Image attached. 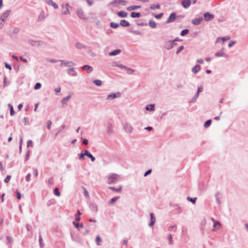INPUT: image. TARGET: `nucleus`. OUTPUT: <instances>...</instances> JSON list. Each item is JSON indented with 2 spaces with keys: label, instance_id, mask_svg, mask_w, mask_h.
Here are the masks:
<instances>
[{
  "label": "nucleus",
  "instance_id": "f257e3e1",
  "mask_svg": "<svg viewBox=\"0 0 248 248\" xmlns=\"http://www.w3.org/2000/svg\"><path fill=\"white\" fill-rule=\"evenodd\" d=\"M10 13L11 11L10 10H7L1 15L0 18V29L3 26L4 23L10 15Z\"/></svg>",
  "mask_w": 248,
  "mask_h": 248
},
{
  "label": "nucleus",
  "instance_id": "f03ea898",
  "mask_svg": "<svg viewBox=\"0 0 248 248\" xmlns=\"http://www.w3.org/2000/svg\"><path fill=\"white\" fill-rule=\"evenodd\" d=\"M123 129L126 133L131 134L133 131V128L129 123L125 122L123 125Z\"/></svg>",
  "mask_w": 248,
  "mask_h": 248
},
{
  "label": "nucleus",
  "instance_id": "7ed1b4c3",
  "mask_svg": "<svg viewBox=\"0 0 248 248\" xmlns=\"http://www.w3.org/2000/svg\"><path fill=\"white\" fill-rule=\"evenodd\" d=\"M84 156H87V157L91 158V161L92 162L95 160V157H93L88 151L87 150H83L79 156L80 159H83Z\"/></svg>",
  "mask_w": 248,
  "mask_h": 248
},
{
  "label": "nucleus",
  "instance_id": "20e7f679",
  "mask_svg": "<svg viewBox=\"0 0 248 248\" xmlns=\"http://www.w3.org/2000/svg\"><path fill=\"white\" fill-rule=\"evenodd\" d=\"M127 3V1L124 0H113L111 4H113L114 6H118L120 5H126Z\"/></svg>",
  "mask_w": 248,
  "mask_h": 248
},
{
  "label": "nucleus",
  "instance_id": "39448f33",
  "mask_svg": "<svg viewBox=\"0 0 248 248\" xmlns=\"http://www.w3.org/2000/svg\"><path fill=\"white\" fill-rule=\"evenodd\" d=\"M175 45V43L174 42V41L170 40L166 42L164 47L165 48L169 50L173 47Z\"/></svg>",
  "mask_w": 248,
  "mask_h": 248
},
{
  "label": "nucleus",
  "instance_id": "423d86ee",
  "mask_svg": "<svg viewBox=\"0 0 248 248\" xmlns=\"http://www.w3.org/2000/svg\"><path fill=\"white\" fill-rule=\"evenodd\" d=\"M204 17L205 20L208 21L213 19L214 18V15L209 12H206L204 14Z\"/></svg>",
  "mask_w": 248,
  "mask_h": 248
},
{
  "label": "nucleus",
  "instance_id": "0eeeda50",
  "mask_svg": "<svg viewBox=\"0 0 248 248\" xmlns=\"http://www.w3.org/2000/svg\"><path fill=\"white\" fill-rule=\"evenodd\" d=\"M191 3V0H184L181 2L182 6L185 9L188 8L190 6Z\"/></svg>",
  "mask_w": 248,
  "mask_h": 248
},
{
  "label": "nucleus",
  "instance_id": "6e6552de",
  "mask_svg": "<svg viewBox=\"0 0 248 248\" xmlns=\"http://www.w3.org/2000/svg\"><path fill=\"white\" fill-rule=\"evenodd\" d=\"M176 13L174 12L172 13L170 15L168 18L167 19L166 22L168 23H170V22H173L174 21L175 19L176 18Z\"/></svg>",
  "mask_w": 248,
  "mask_h": 248
},
{
  "label": "nucleus",
  "instance_id": "1a4fd4ad",
  "mask_svg": "<svg viewBox=\"0 0 248 248\" xmlns=\"http://www.w3.org/2000/svg\"><path fill=\"white\" fill-rule=\"evenodd\" d=\"M119 177L116 174H112L111 176H109V183H115L119 179Z\"/></svg>",
  "mask_w": 248,
  "mask_h": 248
},
{
  "label": "nucleus",
  "instance_id": "9d476101",
  "mask_svg": "<svg viewBox=\"0 0 248 248\" xmlns=\"http://www.w3.org/2000/svg\"><path fill=\"white\" fill-rule=\"evenodd\" d=\"M62 13L64 15H67L69 14V10L68 9L69 5L68 4H66L65 5H62Z\"/></svg>",
  "mask_w": 248,
  "mask_h": 248
},
{
  "label": "nucleus",
  "instance_id": "9b49d317",
  "mask_svg": "<svg viewBox=\"0 0 248 248\" xmlns=\"http://www.w3.org/2000/svg\"><path fill=\"white\" fill-rule=\"evenodd\" d=\"M150 222L149 224V226L150 227H152L155 224V217L154 216V214L153 213H150Z\"/></svg>",
  "mask_w": 248,
  "mask_h": 248
},
{
  "label": "nucleus",
  "instance_id": "f8f14e48",
  "mask_svg": "<svg viewBox=\"0 0 248 248\" xmlns=\"http://www.w3.org/2000/svg\"><path fill=\"white\" fill-rule=\"evenodd\" d=\"M202 20L203 18L202 17H200L197 18L192 19V23L195 25H198L201 23Z\"/></svg>",
  "mask_w": 248,
  "mask_h": 248
},
{
  "label": "nucleus",
  "instance_id": "ddd939ff",
  "mask_svg": "<svg viewBox=\"0 0 248 248\" xmlns=\"http://www.w3.org/2000/svg\"><path fill=\"white\" fill-rule=\"evenodd\" d=\"M121 96V93L120 92H117L115 93H111L109 94V98L114 99L119 98Z\"/></svg>",
  "mask_w": 248,
  "mask_h": 248
},
{
  "label": "nucleus",
  "instance_id": "4468645a",
  "mask_svg": "<svg viewBox=\"0 0 248 248\" xmlns=\"http://www.w3.org/2000/svg\"><path fill=\"white\" fill-rule=\"evenodd\" d=\"M155 104H149L147 105L146 107V110L149 111H154L155 110Z\"/></svg>",
  "mask_w": 248,
  "mask_h": 248
},
{
  "label": "nucleus",
  "instance_id": "2eb2a0df",
  "mask_svg": "<svg viewBox=\"0 0 248 248\" xmlns=\"http://www.w3.org/2000/svg\"><path fill=\"white\" fill-rule=\"evenodd\" d=\"M77 14L78 16L80 18L85 19V16H84V12L82 10L78 9L77 12Z\"/></svg>",
  "mask_w": 248,
  "mask_h": 248
},
{
  "label": "nucleus",
  "instance_id": "dca6fc26",
  "mask_svg": "<svg viewBox=\"0 0 248 248\" xmlns=\"http://www.w3.org/2000/svg\"><path fill=\"white\" fill-rule=\"evenodd\" d=\"M46 3L49 5L52 6L55 9L58 8V5L54 2L52 0H46Z\"/></svg>",
  "mask_w": 248,
  "mask_h": 248
},
{
  "label": "nucleus",
  "instance_id": "f3484780",
  "mask_svg": "<svg viewBox=\"0 0 248 248\" xmlns=\"http://www.w3.org/2000/svg\"><path fill=\"white\" fill-rule=\"evenodd\" d=\"M201 66L200 65L197 64L192 68V71L193 73L196 74L201 70Z\"/></svg>",
  "mask_w": 248,
  "mask_h": 248
},
{
  "label": "nucleus",
  "instance_id": "a211bd4d",
  "mask_svg": "<svg viewBox=\"0 0 248 248\" xmlns=\"http://www.w3.org/2000/svg\"><path fill=\"white\" fill-rule=\"evenodd\" d=\"M122 50L120 49H117L112 52H109V56H116L119 54Z\"/></svg>",
  "mask_w": 248,
  "mask_h": 248
},
{
  "label": "nucleus",
  "instance_id": "6ab92c4d",
  "mask_svg": "<svg viewBox=\"0 0 248 248\" xmlns=\"http://www.w3.org/2000/svg\"><path fill=\"white\" fill-rule=\"evenodd\" d=\"M216 57H228V55L222 51L217 52L215 54Z\"/></svg>",
  "mask_w": 248,
  "mask_h": 248
},
{
  "label": "nucleus",
  "instance_id": "aec40b11",
  "mask_svg": "<svg viewBox=\"0 0 248 248\" xmlns=\"http://www.w3.org/2000/svg\"><path fill=\"white\" fill-rule=\"evenodd\" d=\"M120 25L123 27H128L130 25V24L128 21L124 19L121 20Z\"/></svg>",
  "mask_w": 248,
  "mask_h": 248
},
{
  "label": "nucleus",
  "instance_id": "412c9836",
  "mask_svg": "<svg viewBox=\"0 0 248 248\" xmlns=\"http://www.w3.org/2000/svg\"><path fill=\"white\" fill-rule=\"evenodd\" d=\"M127 13L124 11H120L117 13V15L121 17H126L127 16Z\"/></svg>",
  "mask_w": 248,
  "mask_h": 248
},
{
  "label": "nucleus",
  "instance_id": "4be33fe9",
  "mask_svg": "<svg viewBox=\"0 0 248 248\" xmlns=\"http://www.w3.org/2000/svg\"><path fill=\"white\" fill-rule=\"evenodd\" d=\"M109 189L113 191L121 193L122 191V186H120L118 188H115L114 187L109 186Z\"/></svg>",
  "mask_w": 248,
  "mask_h": 248
},
{
  "label": "nucleus",
  "instance_id": "5701e85b",
  "mask_svg": "<svg viewBox=\"0 0 248 248\" xmlns=\"http://www.w3.org/2000/svg\"><path fill=\"white\" fill-rule=\"evenodd\" d=\"M82 69L83 70H86L88 73H90L93 70V68L88 65H84L82 67Z\"/></svg>",
  "mask_w": 248,
  "mask_h": 248
},
{
  "label": "nucleus",
  "instance_id": "b1692460",
  "mask_svg": "<svg viewBox=\"0 0 248 248\" xmlns=\"http://www.w3.org/2000/svg\"><path fill=\"white\" fill-rule=\"evenodd\" d=\"M140 16H141L140 13H138V12H133L131 13V16L132 18H137V17L138 18V17H140Z\"/></svg>",
  "mask_w": 248,
  "mask_h": 248
},
{
  "label": "nucleus",
  "instance_id": "393cba45",
  "mask_svg": "<svg viewBox=\"0 0 248 248\" xmlns=\"http://www.w3.org/2000/svg\"><path fill=\"white\" fill-rule=\"evenodd\" d=\"M141 8L140 5L131 6L127 8V10L128 11L134 10L137 9Z\"/></svg>",
  "mask_w": 248,
  "mask_h": 248
},
{
  "label": "nucleus",
  "instance_id": "a878e982",
  "mask_svg": "<svg viewBox=\"0 0 248 248\" xmlns=\"http://www.w3.org/2000/svg\"><path fill=\"white\" fill-rule=\"evenodd\" d=\"M73 224H74V225L75 226V227L77 228V229H78L79 228H83V224H79L78 223V222H77V221H76L75 220L73 222Z\"/></svg>",
  "mask_w": 248,
  "mask_h": 248
},
{
  "label": "nucleus",
  "instance_id": "bb28decb",
  "mask_svg": "<svg viewBox=\"0 0 248 248\" xmlns=\"http://www.w3.org/2000/svg\"><path fill=\"white\" fill-rule=\"evenodd\" d=\"M230 39L229 37H218L217 38L216 43L219 41V40H221L222 41V43H224V42L229 40Z\"/></svg>",
  "mask_w": 248,
  "mask_h": 248
},
{
  "label": "nucleus",
  "instance_id": "cd10ccee",
  "mask_svg": "<svg viewBox=\"0 0 248 248\" xmlns=\"http://www.w3.org/2000/svg\"><path fill=\"white\" fill-rule=\"evenodd\" d=\"M71 97V94L70 93L69 94V95H68L67 96H66L62 99V103L63 104H66V102L70 99Z\"/></svg>",
  "mask_w": 248,
  "mask_h": 248
},
{
  "label": "nucleus",
  "instance_id": "c85d7f7f",
  "mask_svg": "<svg viewBox=\"0 0 248 248\" xmlns=\"http://www.w3.org/2000/svg\"><path fill=\"white\" fill-rule=\"evenodd\" d=\"M160 8V6L159 4H153L151 5V6H150V8L152 10L158 9Z\"/></svg>",
  "mask_w": 248,
  "mask_h": 248
},
{
  "label": "nucleus",
  "instance_id": "c756f323",
  "mask_svg": "<svg viewBox=\"0 0 248 248\" xmlns=\"http://www.w3.org/2000/svg\"><path fill=\"white\" fill-rule=\"evenodd\" d=\"M125 70H126L127 73L129 75L133 74L135 72V70L127 67H126Z\"/></svg>",
  "mask_w": 248,
  "mask_h": 248
},
{
  "label": "nucleus",
  "instance_id": "7c9ffc66",
  "mask_svg": "<svg viewBox=\"0 0 248 248\" xmlns=\"http://www.w3.org/2000/svg\"><path fill=\"white\" fill-rule=\"evenodd\" d=\"M149 26L152 28H155L156 27V24L155 21L150 20L149 22Z\"/></svg>",
  "mask_w": 248,
  "mask_h": 248
},
{
  "label": "nucleus",
  "instance_id": "2f4dec72",
  "mask_svg": "<svg viewBox=\"0 0 248 248\" xmlns=\"http://www.w3.org/2000/svg\"><path fill=\"white\" fill-rule=\"evenodd\" d=\"M119 25L120 24H119L118 23H116L114 22H111L110 24V27L114 29L117 28L119 26Z\"/></svg>",
  "mask_w": 248,
  "mask_h": 248
},
{
  "label": "nucleus",
  "instance_id": "473e14b6",
  "mask_svg": "<svg viewBox=\"0 0 248 248\" xmlns=\"http://www.w3.org/2000/svg\"><path fill=\"white\" fill-rule=\"evenodd\" d=\"M211 123H212V121L211 120H207V121H206L204 124V126L205 127V128H207L208 127H209L210 124H211Z\"/></svg>",
  "mask_w": 248,
  "mask_h": 248
},
{
  "label": "nucleus",
  "instance_id": "72a5a7b5",
  "mask_svg": "<svg viewBox=\"0 0 248 248\" xmlns=\"http://www.w3.org/2000/svg\"><path fill=\"white\" fill-rule=\"evenodd\" d=\"M120 198V197H115L112 198L109 201V203L114 204L115 202Z\"/></svg>",
  "mask_w": 248,
  "mask_h": 248
},
{
  "label": "nucleus",
  "instance_id": "f704fd0d",
  "mask_svg": "<svg viewBox=\"0 0 248 248\" xmlns=\"http://www.w3.org/2000/svg\"><path fill=\"white\" fill-rule=\"evenodd\" d=\"M187 199L188 201L191 202L193 204H194L196 202L197 198H192L188 197Z\"/></svg>",
  "mask_w": 248,
  "mask_h": 248
},
{
  "label": "nucleus",
  "instance_id": "c9c22d12",
  "mask_svg": "<svg viewBox=\"0 0 248 248\" xmlns=\"http://www.w3.org/2000/svg\"><path fill=\"white\" fill-rule=\"evenodd\" d=\"M129 31L135 35H141V33L138 31L130 30Z\"/></svg>",
  "mask_w": 248,
  "mask_h": 248
},
{
  "label": "nucleus",
  "instance_id": "e433bc0d",
  "mask_svg": "<svg viewBox=\"0 0 248 248\" xmlns=\"http://www.w3.org/2000/svg\"><path fill=\"white\" fill-rule=\"evenodd\" d=\"M54 194L57 196H60V192L59 190V188H55L54 190Z\"/></svg>",
  "mask_w": 248,
  "mask_h": 248
},
{
  "label": "nucleus",
  "instance_id": "4c0bfd02",
  "mask_svg": "<svg viewBox=\"0 0 248 248\" xmlns=\"http://www.w3.org/2000/svg\"><path fill=\"white\" fill-rule=\"evenodd\" d=\"M81 215V213L79 211H78V213H77V217L75 218V220L76 221H77V222H79V221L80 220V216Z\"/></svg>",
  "mask_w": 248,
  "mask_h": 248
},
{
  "label": "nucleus",
  "instance_id": "58836bf2",
  "mask_svg": "<svg viewBox=\"0 0 248 248\" xmlns=\"http://www.w3.org/2000/svg\"><path fill=\"white\" fill-rule=\"evenodd\" d=\"M199 96V94L196 93V94L193 96V98L190 101V103H194L196 100L197 98Z\"/></svg>",
  "mask_w": 248,
  "mask_h": 248
},
{
  "label": "nucleus",
  "instance_id": "ea45409f",
  "mask_svg": "<svg viewBox=\"0 0 248 248\" xmlns=\"http://www.w3.org/2000/svg\"><path fill=\"white\" fill-rule=\"evenodd\" d=\"M189 31L187 29H185L181 31V35L184 36L186 34H187L188 32Z\"/></svg>",
  "mask_w": 248,
  "mask_h": 248
},
{
  "label": "nucleus",
  "instance_id": "a19ab883",
  "mask_svg": "<svg viewBox=\"0 0 248 248\" xmlns=\"http://www.w3.org/2000/svg\"><path fill=\"white\" fill-rule=\"evenodd\" d=\"M10 108V115L11 116H13L15 114V111H14V108H13V107L10 104H9L8 105Z\"/></svg>",
  "mask_w": 248,
  "mask_h": 248
},
{
  "label": "nucleus",
  "instance_id": "79ce46f5",
  "mask_svg": "<svg viewBox=\"0 0 248 248\" xmlns=\"http://www.w3.org/2000/svg\"><path fill=\"white\" fill-rule=\"evenodd\" d=\"M93 82L97 85V86H100L102 84V82L100 80H95L93 81Z\"/></svg>",
  "mask_w": 248,
  "mask_h": 248
},
{
  "label": "nucleus",
  "instance_id": "37998d69",
  "mask_svg": "<svg viewBox=\"0 0 248 248\" xmlns=\"http://www.w3.org/2000/svg\"><path fill=\"white\" fill-rule=\"evenodd\" d=\"M39 243H40V247L43 248L44 244L43 243V239L41 236L39 237Z\"/></svg>",
  "mask_w": 248,
  "mask_h": 248
},
{
  "label": "nucleus",
  "instance_id": "c03bdc74",
  "mask_svg": "<svg viewBox=\"0 0 248 248\" xmlns=\"http://www.w3.org/2000/svg\"><path fill=\"white\" fill-rule=\"evenodd\" d=\"M96 242L97 243V244L98 245H100V243L101 242V238H100V237L99 236H97L96 237Z\"/></svg>",
  "mask_w": 248,
  "mask_h": 248
},
{
  "label": "nucleus",
  "instance_id": "a18cd8bd",
  "mask_svg": "<svg viewBox=\"0 0 248 248\" xmlns=\"http://www.w3.org/2000/svg\"><path fill=\"white\" fill-rule=\"evenodd\" d=\"M41 84L40 83H37L35 84L34 88L35 90H38V89H40L41 88Z\"/></svg>",
  "mask_w": 248,
  "mask_h": 248
},
{
  "label": "nucleus",
  "instance_id": "49530a36",
  "mask_svg": "<svg viewBox=\"0 0 248 248\" xmlns=\"http://www.w3.org/2000/svg\"><path fill=\"white\" fill-rule=\"evenodd\" d=\"M184 49V46H180L178 48V50H177L176 51V54H178L181 51H182L183 49Z\"/></svg>",
  "mask_w": 248,
  "mask_h": 248
},
{
  "label": "nucleus",
  "instance_id": "de8ad7c7",
  "mask_svg": "<svg viewBox=\"0 0 248 248\" xmlns=\"http://www.w3.org/2000/svg\"><path fill=\"white\" fill-rule=\"evenodd\" d=\"M236 43L235 41H231L228 44V46L231 47L233 45Z\"/></svg>",
  "mask_w": 248,
  "mask_h": 248
},
{
  "label": "nucleus",
  "instance_id": "09e8293b",
  "mask_svg": "<svg viewBox=\"0 0 248 248\" xmlns=\"http://www.w3.org/2000/svg\"><path fill=\"white\" fill-rule=\"evenodd\" d=\"M163 15V13H160V14H157V15H155L154 16L156 18L159 19V18H161V17Z\"/></svg>",
  "mask_w": 248,
  "mask_h": 248
},
{
  "label": "nucleus",
  "instance_id": "8fccbe9b",
  "mask_svg": "<svg viewBox=\"0 0 248 248\" xmlns=\"http://www.w3.org/2000/svg\"><path fill=\"white\" fill-rule=\"evenodd\" d=\"M11 179V176L10 175H7L6 178L4 180V182L6 183H8Z\"/></svg>",
  "mask_w": 248,
  "mask_h": 248
},
{
  "label": "nucleus",
  "instance_id": "3c124183",
  "mask_svg": "<svg viewBox=\"0 0 248 248\" xmlns=\"http://www.w3.org/2000/svg\"><path fill=\"white\" fill-rule=\"evenodd\" d=\"M203 90V88L202 86H199L198 88L197 93L199 94L200 93L202 92Z\"/></svg>",
  "mask_w": 248,
  "mask_h": 248
},
{
  "label": "nucleus",
  "instance_id": "603ef678",
  "mask_svg": "<svg viewBox=\"0 0 248 248\" xmlns=\"http://www.w3.org/2000/svg\"><path fill=\"white\" fill-rule=\"evenodd\" d=\"M152 172V170L150 169L148 170L147 171L145 172V173L144 174V176H147L148 175L150 174Z\"/></svg>",
  "mask_w": 248,
  "mask_h": 248
},
{
  "label": "nucleus",
  "instance_id": "864d4df0",
  "mask_svg": "<svg viewBox=\"0 0 248 248\" xmlns=\"http://www.w3.org/2000/svg\"><path fill=\"white\" fill-rule=\"evenodd\" d=\"M172 236L171 234H169V243L170 244H172Z\"/></svg>",
  "mask_w": 248,
  "mask_h": 248
},
{
  "label": "nucleus",
  "instance_id": "5fc2aeb1",
  "mask_svg": "<svg viewBox=\"0 0 248 248\" xmlns=\"http://www.w3.org/2000/svg\"><path fill=\"white\" fill-rule=\"evenodd\" d=\"M52 123L50 121H48L47 123V127L48 129H50L51 128Z\"/></svg>",
  "mask_w": 248,
  "mask_h": 248
},
{
  "label": "nucleus",
  "instance_id": "6e6d98bb",
  "mask_svg": "<svg viewBox=\"0 0 248 248\" xmlns=\"http://www.w3.org/2000/svg\"><path fill=\"white\" fill-rule=\"evenodd\" d=\"M49 185H51L53 184V180L52 178H50L48 180Z\"/></svg>",
  "mask_w": 248,
  "mask_h": 248
},
{
  "label": "nucleus",
  "instance_id": "4d7b16f0",
  "mask_svg": "<svg viewBox=\"0 0 248 248\" xmlns=\"http://www.w3.org/2000/svg\"><path fill=\"white\" fill-rule=\"evenodd\" d=\"M33 175L35 177H36L38 175V170L36 169H35L33 170Z\"/></svg>",
  "mask_w": 248,
  "mask_h": 248
},
{
  "label": "nucleus",
  "instance_id": "13d9d810",
  "mask_svg": "<svg viewBox=\"0 0 248 248\" xmlns=\"http://www.w3.org/2000/svg\"><path fill=\"white\" fill-rule=\"evenodd\" d=\"M44 17H45V16L44 15H41L38 17V20L39 21H41L42 20H43L44 18Z\"/></svg>",
  "mask_w": 248,
  "mask_h": 248
},
{
  "label": "nucleus",
  "instance_id": "bf43d9fd",
  "mask_svg": "<svg viewBox=\"0 0 248 248\" xmlns=\"http://www.w3.org/2000/svg\"><path fill=\"white\" fill-rule=\"evenodd\" d=\"M5 66L7 69H9L10 70L11 69V66L9 64H8L7 63H6V62L5 63Z\"/></svg>",
  "mask_w": 248,
  "mask_h": 248
},
{
  "label": "nucleus",
  "instance_id": "052dcab7",
  "mask_svg": "<svg viewBox=\"0 0 248 248\" xmlns=\"http://www.w3.org/2000/svg\"><path fill=\"white\" fill-rule=\"evenodd\" d=\"M118 65H119V64H117L115 62H113L111 63V65L113 67H118Z\"/></svg>",
  "mask_w": 248,
  "mask_h": 248
},
{
  "label": "nucleus",
  "instance_id": "680f3d73",
  "mask_svg": "<svg viewBox=\"0 0 248 248\" xmlns=\"http://www.w3.org/2000/svg\"><path fill=\"white\" fill-rule=\"evenodd\" d=\"M31 174L29 173L26 177V180L29 181L30 180Z\"/></svg>",
  "mask_w": 248,
  "mask_h": 248
},
{
  "label": "nucleus",
  "instance_id": "e2e57ef3",
  "mask_svg": "<svg viewBox=\"0 0 248 248\" xmlns=\"http://www.w3.org/2000/svg\"><path fill=\"white\" fill-rule=\"evenodd\" d=\"M86 1L89 5H92L93 3V0H86Z\"/></svg>",
  "mask_w": 248,
  "mask_h": 248
},
{
  "label": "nucleus",
  "instance_id": "0e129e2a",
  "mask_svg": "<svg viewBox=\"0 0 248 248\" xmlns=\"http://www.w3.org/2000/svg\"><path fill=\"white\" fill-rule=\"evenodd\" d=\"M197 62H198V63H200L201 64H202L203 63V61L202 59H199L197 60Z\"/></svg>",
  "mask_w": 248,
  "mask_h": 248
},
{
  "label": "nucleus",
  "instance_id": "69168bd1",
  "mask_svg": "<svg viewBox=\"0 0 248 248\" xmlns=\"http://www.w3.org/2000/svg\"><path fill=\"white\" fill-rule=\"evenodd\" d=\"M61 91V87H58L56 88L55 89V91L57 93H59Z\"/></svg>",
  "mask_w": 248,
  "mask_h": 248
},
{
  "label": "nucleus",
  "instance_id": "338daca9",
  "mask_svg": "<svg viewBox=\"0 0 248 248\" xmlns=\"http://www.w3.org/2000/svg\"><path fill=\"white\" fill-rule=\"evenodd\" d=\"M217 226H218L219 227L220 226V223L219 222H217V221L215 222V223H214V227L215 228Z\"/></svg>",
  "mask_w": 248,
  "mask_h": 248
},
{
  "label": "nucleus",
  "instance_id": "774afa93",
  "mask_svg": "<svg viewBox=\"0 0 248 248\" xmlns=\"http://www.w3.org/2000/svg\"><path fill=\"white\" fill-rule=\"evenodd\" d=\"M83 143L84 145H87V144H88V140H86V139H84V140H83Z\"/></svg>",
  "mask_w": 248,
  "mask_h": 248
}]
</instances>
